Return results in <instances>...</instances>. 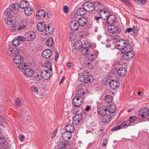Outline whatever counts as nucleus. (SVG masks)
Here are the masks:
<instances>
[{"instance_id": "obj_37", "label": "nucleus", "mask_w": 149, "mask_h": 149, "mask_svg": "<svg viewBox=\"0 0 149 149\" xmlns=\"http://www.w3.org/2000/svg\"><path fill=\"white\" fill-rule=\"evenodd\" d=\"M104 101L107 103H110L113 101V98L110 95H107L104 97Z\"/></svg>"}, {"instance_id": "obj_12", "label": "nucleus", "mask_w": 149, "mask_h": 149, "mask_svg": "<svg viewBox=\"0 0 149 149\" xmlns=\"http://www.w3.org/2000/svg\"><path fill=\"white\" fill-rule=\"evenodd\" d=\"M123 56V59L125 60H129L131 59L134 56V53L133 51H131L125 53Z\"/></svg>"}, {"instance_id": "obj_16", "label": "nucleus", "mask_w": 149, "mask_h": 149, "mask_svg": "<svg viewBox=\"0 0 149 149\" xmlns=\"http://www.w3.org/2000/svg\"><path fill=\"white\" fill-rule=\"evenodd\" d=\"M90 53L91 54L88 55V58L89 60L92 61L97 56L99 52L97 50L94 49L91 51Z\"/></svg>"}, {"instance_id": "obj_56", "label": "nucleus", "mask_w": 149, "mask_h": 149, "mask_svg": "<svg viewBox=\"0 0 149 149\" xmlns=\"http://www.w3.org/2000/svg\"><path fill=\"white\" fill-rule=\"evenodd\" d=\"M103 19H102L101 17L95 16L94 17V20H96L98 23L100 22V21L101 20L102 21Z\"/></svg>"}, {"instance_id": "obj_53", "label": "nucleus", "mask_w": 149, "mask_h": 149, "mask_svg": "<svg viewBox=\"0 0 149 149\" xmlns=\"http://www.w3.org/2000/svg\"><path fill=\"white\" fill-rule=\"evenodd\" d=\"M78 15L77 14V12L76 13H74L72 14L71 16V18L72 19H74V20H76L78 19Z\"/></svg>"}, {"instance_id": "obj_41", "label": "nucleus", "mask_w": 149, "mask_h": 149, "mask_svg": "<svg viewBox=\"0 0 149 149\" xmlns=\"http://www.w3.org/2000/svg\"><path fill=\"white\" fill-rule=\"evenodd\" d=\"M15 106L17 107H19L22 104V100L21 99L17 98L15 100Z\"/></svg>"}, {"instance_id": "obj_50", "label": "nucleus", "mask_w": 149, "mask_h": 149, "mask_svg": "<svg viewBox=\"0 0 149 149\" xmlns=\"http://www.w3.org/2000/svg\"><path fill=\"white\" fill-rule=\"evenodd\" d=\"M4 14L7 16L10 15L11 13V10L8 8H7L4 12Z\"/></svg>"}, {"instance_id": "obj_52", "label": "nucleus", "mask_w": 149, "mask_h": 149, "mask_svg": "<svg viewBox=\"0 0 149 149\" xmlns=\"http://www.w3.org/2000/svg\"><path fill=\"white\" fill-rule=\"evenodd\" d=\"M4 149H9L10 147V145L8 144V143L6 142L4 144H3L2 146Z\"/></svg>"}, {"instance_id": "obj_29", "label": "nucleus", "mask_w": 149, "mask_h": 149, "mask_svg": "<svg viewBox=\"0 0 149 149\" xmlns=\"http://www.w3.org/2000/svg\"><path fill=\"white\" fill-rule=\"evenodd\" d=\"M132 48L131 45L126 44L125 46L122 49V52L123 53H125L126 52L132 51Z\"/></svg>"}, {"instance_id": "obj_58", "label": "nucleus", "mask_w": 149, "mask_h": 149, "mask_svg": "<svg viewBox=\"0 0 149 149\" xmlns=\"http://www.w3.org/2000/svg\"><path fill=\"white\" fill-rule=\"evenodd\" d=\"M31 90L32 91L37 93V88L34 86H31Z\"/></svg>"}, {"instance_id": "obj_43", "label": "nucleus", "mask_w": 149, "mask_h": 149, "mask_svg": "<svg viewBox=\"0 0 149 149\" xmlns=\"http://www.w3.org/2000/svg\"><path fill=\"white\" fill-rule=\"evenodd\" d=\"M43 65L44 67H46L50 70L52 69L51 64L49 61H47L45 63L43 64Z\"/></svg>"}, {"instance_id": "obj_36", "label": "nucleus", "mask_w": 149, "mask_h": 149, "mask_svg": "<svg viewBox=\"0 0 149 149\" xmlns=\"http://www.w3.org/2000/svg\"><path fill=\"white\" fill-rule=\"evenodd\" d=\"M42 89H40V90L39 91V92H38V94L39 95V96L40 97H40V98H44L45 96L44 95V92H45V88L44 86L43 85V84L42 85V86H41Z\"/></svg>"}, {"instance_id": "obj_27", "label": "nucleus", "mask_w": 149, "mask_h": 149, "mask_svg": "<svg viewBox=\"0 0 149 149\" xmlns=\"http://www.w3.org/2000/svg\"><path fill=\"white\" fill-rule=\"evenodd\" d=\"M46 15L45 12L42 9L38 10V19H42L45 18Z\"/></svg>"}, {"instance_id": "obj_23", "label": "nucleus", "mask_w": 149, "mask_h": 149, "mask_svg": "<svg viewBox=\"0 0 149 149\" xmlns=\"http://www.w3.org/2000/svg\"><path fill=\"white\" fill-rule=\"evenodd\" d=\"M101 120L104 123H109L111 120V117L110 115L105 114L101 117Z\"/></svg>"}, {"instance_id": "obj_44", "label": "nucleus", "mask_w": 149, "mask_h": 149, "mask_svg": "<svg viewBox=\"0 0 149 149\" xmlns=\"http://www.w3.org/2000/svg\"><path fill=\"white\" fill-rule=\"evenodd\" d=\"M20 43V41L18 38H15L12 41V45L15 46H18L19 45Z\"/></svg>"}, {"instance_id": "obj_9", "label": "nucleus", "mask_w": 149, "mask_h": 149, "mask_svg": "<svg viewBox=\"0 0 149 149\" xmlns=\"http://www.w3.org/2000/svg\"><path fill=\"white\" fill-rule=\"evenodd\" d=\"M82 116L81 114L76 115L74 117L72 121L73 125H78L82 120Z\"/></svg>"}, {"instance_id": "obj_49", "label": "nucleus", "mask_w": 149, "mask_h": 149, "mask_svg": "<svg viewBox=\"0 0 149 149\" xmlns=\"http://www.w3.org/2000/svg\"><path fill=\"white\" fill-rule=\"evenodd\" d=\"M134 2L139 4L141 5H144L146 2V0H134Z\"/></svg>"}, {"instance_id": "obj_40", "label": "nucleus", "mask_w": 149, "mask_h": 149, "mask_svg": "<svg viewBox=\"0 0 149 149\" xmlns=\"http://www.w3.org/2000/svg\"><path fill=\"white\" fill-rule=\"evenodd\" d=\"M24 11L25 13L27 15H30L32 13V9L30 7H27L24 10Z\"/></svg>"}, {"instance_id": "obj_7", "label": "nucleus", "mask_w": 149, "mask_h": 149, "mask_svg": "<svg viewBox=\"0 0 149 149\" xmlns=\"http://www.w3.org/2000/svg\"><path fill=\"white\" fill-rule=\"evenodd\" d=\"M40 76L42 78L47 80L50 77V74L49 70H44L40 72Z\"/></svg>"}, {"instance_id": "obj_19", "label": "nucleus", "mask_w": 149, "mask_h": 149, "mask_svg": "<svg viewBox=\"0 0 149 149\" xmlns=\"http://www.w3.org/2000/svg\"><path fill=\"white\" fill-rule=\"evenodd\" d=\"M35 34L33 32L30 31L27 32L25 36L26 40L30 41L33 40L35 38Z\"/></svg>"}, {"instance_id": "obj_28", "label": "nucleus", "mask_w": 149, "mask_h": 149, "mask_svg": "<svg viewBox=\"0 0 149 149\" xmlns=\"http://www.w3.org/2000/svg\"><path fill=\"white\" fill-rule=\"evenodd\" d=\"M84 93V92L82 88H79L76 91V96L75 97H81L83 98Z\"/></svg>"}, {"instance_id": "obj_1", "label": "nucleus", "mask_w": 149, "mask_h": 149, "mask_svg": "<svg viewBox=\"0 0 149 149\" xmlns=\"http://www.w3.org/2000/svg\"><path fill=\"white\" fill-rule=\"evenodd\" d=\"M5 21L6 24L9 25V28L11 30H15L18 25V22L16 19L13 20L10 17L5 18Z\"/></svg>"}, {"instance_id": "obj_4", "label": "nucleus", "mask_w": 149, "mask_h": 149, "mask_svg": "<svg viewBox=\"0 0 149 149\" xmlns=\"http://www.w3.org/2000/svg\"><path fill=\"white\" fill-rule=\"evenodd\" d=\"M70 29L72 31L77 30L79 27L78 21L76 20H72L71 21L69 26Z\"/></svg>"}, {"instance_id": "obj_33", "label": "nucleus", "mask_w": 149, "mask_h": 149, "mask_svg": "<svg viewBox=\"0 0 149 149\" xmlns=\"http://www.w3.org/2000/svg\"><path fill=\"white\" fill-rule=\"evenodd\" d=\"M9 8L11 11H17L19 8L18 4L16 3L11 4L9 6Z\"/></svg>"}, {"instance_id": "obj_55", "label": "nucleus", "mask_w": 149, "mask_h": 149, "mask_svg": "<svg viewBox=\"0 0 149 149\" xmlns=\"http://www.w3.org/2000/svg\"><path fill=\"white\" fill-rule=\"evenodd\" d=\"M6 142L5 139L3 137L0 139V144L2 146L3 144H4Z\"/></svg>"}, {"instance_id": "obj_54", "label": "nucleus", "mask_w": 149, "mask_h": 149, "mask_svg": "<svg viewBox=\"0 0 149 149\" xmlns=\"http://www.w3.org/2000/svg\"><path fill=\"white\" fill-rule=\"evenodd\" d=\"M19 24L20 25H22L26 26L27 25V21L24 19H22L21 21L20 22Z\"/></svg>"}, {"instance_id": "obj_17", "label": "nucleus", "mask_w": 149, "mask_h": 149, "mask_svg": "<svg viewBox=\"0 0 149 149\" xmlns=\"http://www.w3.org/2000/svg\"><path fill=\"white\" fill-rule=\"evenodd\" d=\"M23 74L26 77H31L33 74V71L31 68H27L24 70L23 72Z\"/></svg>"}, {"instance_id": "obj_47", "label": "nucleus", "mask_w": 149, "mask_h": 149, "mask_svg": "<svg viewBox=\"0 0 149 149\" xmlns=\"http://www.w3.org/2000/svg\"><path fill=\"white\" fill-rule=\"evenodd\" d=\"M134 125V124H130L129 123L127 122V120L126 122L123 123L121 125V128L124 127H127L129 126H133Z\"/></svg>"}, {"instance_id": "obj_25", "label": "nucleus", "mask_w": 149, "mask_h": 149, "mask_svg": "<svg viewBox=\"0 0 149 149\" xmlns=\"http://www.w3.org/2000/svg\"><path fill=\"white\" fill-rule=\"evenodd\" d=\"M62 136L65 140H68L70 139L72 136V134L70 132L66 131L63 133Z\"/></svg>"}, {"instance_id": "obj_61", "label": "nucleus", "mask_w": 149, "mask_h": 149, "mask_svg": "<svg viewBox=\"0 0 149 149\" xmlns=\"http://www.w3.org/2000/svg\"><path fill=\"white\" fill-rule=\"evenodd\" d=\"M122 1L124 2L125 4H127V6H131V4L129 2V1H128V0H121Z\"/></svg>"}, {"instance_id": "obj_38", "label": "nucleus", "mask_w": 149, "mask_h": 149, "mask_svg": "<svg viewBox=\"0 0 149 149\" xmlns=\"http://www.w3.org/2000/svg\"><path fill=\"white\" fill-rule=\"evenodd\" d=\"M54 42L53 38H49L46 41V45L48 47H51L53 45Z\"/></svg>"}, {"instance_id": "obj_24", "label": "nucleus", "mask_w": 149, "mask_h": 149, "mask_svg": "<svg viewBox=\"0 0 149 149\" xmlns=\"http://www.w3.org/2000/svg\"><path fill=\"white\" fill-rule=\"evenodd\" d=\"M46 25L45 22H40L38 23V31L42 32L46 29Z\"/></svg>"}, {"instance_id": "obj_64", "label": "nucleus", "mask_w": 149, "mask_h": 149, "mask_svg": "<svg viewBox=\"0 0 149 149\" xmlns=\"http://www.w3.org/2000/svg\"><path fill=\"white\" fill-rule=\"evenodd\" d=\"M132 28H127L125 31V33H127L128 32L130 33V32L132 31Z\"/></svg>"}, {"instance_id": "obj_3", "label": "nucleus", "mask_w": 149, "mask_h": 149, "mask_svg": "<svg viewBox=\"0 0 149 149\" xmlns=\"http://www.w3.org/2000/svg\"><path fill=\"white\" fill-rule=\"evenodd\" d=\"M6 52L8 55L15 57L19 53V50L17 48H13L10 45L8 46Z\"/></svg>"}, {"instance_id": "obj_2", "label": "nucleus", "mask_w": 149, "mask_h": 149, "mask_svg": "<svg viewBox=\"0 0 149 149\" xmlns=\"http://www.w3.org/2000/svg\"><path fill=\"white\" fill-rule=\"evenodd\" d=\"M89 74L88 73L84 72L79 75L78 81L81 82L84 81L85 83H88L91 82Z\"/></svg>"}, {"instance_id": "obj_32", "label": "nucleus", "mask_w": 149, "mask_h": 149, "mask_svg": "<svg viewBox=\"0 0 149 149\" xmlns=\"http://www.w3.org/2000/svg\"><path fill=\"white\" fill-rule=\"evenodd\" d=\"M66 131L70 132L71 133L72 132H74V126L71 124H69L66 125L65 127Z\"/></svg>"}, {"instance_id": "obj_59", "label": "nucleus", "mask_w": 149, "mask_h": 149, "mask_svg": "<svg viewBox=\"0 0 149 149\" xmlns=\"http://www.w3.org/2000/svg\"><path fill=\"white\" fill-rule=\"evenodd\" d=\"M17 38L19 39V40L22 42L26 40V38H24L23 36H19L17 37Z\"/></svg>"}, {"instance_id": "obj_39", "label": "nucleus", "mask_w": 149, "mask_h": 149, "mask_svg": "<svg viewBox=\"0 0 149 149\" xmlns=\"http://www.w3.org/2000/svg\"><path fill=\"white\" fill-rule=\"evenodd\" d=\"M46 30L49 33L52 34L54 31V27L52 24H50L48 26L47 28H46Z\"/></svg>"}, {"instance_id": "obj_5", "label": "nucleus", "mask_w": 149, "mask_h": 149, "mask_svg": "<svg viewBox=\"0 0 149 149\" xmlns=\"http://www.w3.org/2000/svg\"><path fill=\"white\" fill-rule=\"evenodd\" d=\"M83 6L87 11L89 12L93 11L95 8L94 4L90 2L85 3L83 4Z\"/></svg>"}, {"instance_id": "obj_46", "label": "nucleus", "mask_w": 149, "mask_h": 149, "mask_svg": "<svg viewBox=\"0 0 149 149\" xmlns=\"http://www.w3.org/2000/svg\"><path fill=\"white\" fill-rule=\"evenodd\" d=\"M137 119V117L135 116L131 117L130 118L129 120H127V122L129 123L130 124H133V123Z\"/></svg>"}, {"instance_id": "obj_26", "label": "nucleus", "mask_w": 149, "mask_h": 149, "mask_svg": "<svg viewBox=\"0 0 149 149\" xmlns=\"http://www.w3.org/2000/svg\"><path fill=\"white\" fill-rule=\"evenodd\" d=\"M87 11L83 7L80 8H79L77 11V14L79 16H83L86 15Z\"/></svg>"}, {"instance_id": "obj_57", "label": "nucleus", "mask_w": 149, "mask_h": 149, "mask_svg": "<svg viewBox=\"0 0 149 149\" xmlns=\"http://www.w3.org/2000/svg\"><path fill=\"white\" fill-rule=\"evenodd\" d=\"M121 128V126H116L112 128L111 130L112 131H113V130H118L119 129H120Z\"/></svg>"}, {"instance_id": "obj_22", "label": "nucleus", "mask_w": 149, "mask_h": 149, "mask_svg": "<svg viewBox=\"0 0 149 149\" xmlns=\"http://www.w3.org/2000/svg\"><path fill=\"white\" fill-rule=\"evenodd\" d=\"M52 54L51 50L49 49H46L42 52V55L44 58H48L51 57Z\"/></svg>"}, {"instance_id": "obj_10", "label": "nucleus", "mask_w": 149, "mask_h": 149, "mask_svg": "<svg viewBox=\"0 0 149 149\" xmlns=\"http://www.w3.org/2000/svg\"><path fill=\"white\" fill-rule=\"evenodd\" d=\"M83 102V98H82L75 97L73 100L72 104L74 106L78 107L82 105Z\"/></svg>"}, {"instance_id": "obj_30", "label": "nucleus", "mask_w": 149, "mask_h": 149, "mask_svg": "<svg viewBox=\"0 0 149 149\" xmlns=\"http://www.w3.org/2000/svg\"><path fill=\"white\" fill-rule=\"evenodd\" d=\"M97 6L96 8V11L97 12H100L101 13L103 11L104 9V6L102 4H100L99 2L96 3Z\"/></svg>"}, {"instance_id": "obj_18", "label": "nucleus", "mask_w": 149, "mask_h": 149, "mask_svg": "<svg viewBox=\"0 0 149 149\" xmlns=\"http://www.w3.org/2000/svg\"><path fill=\"white\" fill-rule=\"evenodd\" d=\"M118 27L113 25H109L107 26V30L110 33H116L118 31Z\"/></svg>"}, {"instance_id": "obj_63", "label": "nucleus", "mask_w": 149, "mask_h": 149, "mask_svg": "<svg viewBox=\"0 0 149 149\" xmlns=\"http://www.w3.org/2000/svg\"><path fill=\"white\" fill-rule=\"evenodd\" d=\"M119 38V36L116 34L113 35L112 38L114 40H116Z\"/></svg>"}, {"instance_id": "obj_51", "label": "nucleus", "mask_w": 149, "mask_h": 149, "mask_svg": "<svg viewBox=\"0 0 149 149\" xmlns=\"http://www.w3.org/2000/svg\"><path fill=\"white\" fill-rule=\"evenodd\" d=\"M109 108L110 109V110L109 111L110 113H113L116 111V106L115 105H113L112 106H111V107Z\"/></svg>"}, {"instance_id": "obj_34", "label": "nucleus", "mask_w": 149, "mask_h": 149, "mask_svg": "<svg viewBox=\"0 0 149 149\" xmlns=\"http://www.w3.org/2000/svg\"><path fill=\"white\" fill-rule=\"evenodd\" d=\"M29 5L28 2L27 1H22L19 4L20 8L22 9H25Z\"/></svg>"}, {"instance_id": "obj_15", "label": "nucleus", "mask_w": 149, "mask_h": 149, "mask_svg": "<svg viewBox=\"0 0 149 149\" xmlns=\"http://www.w3.org/2000/svg\"><path fill=\"white\" fill-rule=\"evenodd\" d=\"M109 83L110 88L113 90L116 89L120 85L119 82L117 80H112Z\"/></svg>"}, {"instance_id": "obj_8", "label": "nucleus", "mask_w": 149, "mask_h": 149, "mask_svg": "<svg viewBox=\"0 0 149 149\" xmlns=\"http://www.w3.org/2000/svg\"><path fill=\"white\" fill-rule=\"evenodd\" d=\"M139 113V115L143 118H145L149 116V109L147 108H141Z\"/></svg>"}, {"instance_id": "obj_42", "label": "nucleus", "mask_w": 149, "mask_h": 149, "mask_svg": "<svg viewBox=\"0 0 149 149\" xmlns=\"http://www.w3.org/2000/svg\"><path fill=\"white\" fill-rule=\"evenodd\" d=\"M82 54L84 55H88V54H89L91 53V51H90L88 49L82 47Z\"/></svg>"}, {"instance_id": "obj_48", "label": "nucleus", "mask_w": 149, "mask_h": 149, "mask_svg": "<svg viewBox=\"0 0 149 149\" xmlns=\"http://www.w3.org/2000/svg\"><path fill=\"white\" fill-rule=\"evenodd\" d=\"M104 108H105L104 106H103L99 107L98 109V112L100 114H103L104 113Z\"/></svg>"}, {"instance_id": "obj_62", "label": "nucleus", "mask_w": 149, "mask_h": 149, "mask_svg": "<svg viewBox=\"0 0 149 149\" xmlns=\"http://www.w3.org/2000/svg\"><path fill=\"white\" fill-rule=\"evenodd\" d=\"M25 26H26L23 25V24H22V25H20V24H19V25L17 28V30H21L24 28Z\"/></svg>"}, {"instance_id": "obj_11", "label": "nucleus", "mask_w": 149, "mask_h": 149, "mask_svg": "<svg viewBox=\"0 0 149 149\" xmlns=\"http://www.w3.org/2000/svg\"><path fill=\"white\" fill-rule=\"evenodd\" d=\"M24 61L23 56L20 55H16L13 58V62L16 64L23 62Z\"/></svg>"}, {"instance_id": "obj_13", "label": "nucleus", "mask_w": 149, "mask_h": 149, "mask_svg": "<svg viewBox=\"0 0 149 149\" xmlns=\"http://www.w3.org/2000/svg\"><path fill=\"white\" fill-rule=\"evenodd\" d=\"M88 20V18L86 17H82L79 18L78 22L79 23V26L84 27L86 25Z\"/></svg>"}, {"instance_id": "obj_45", "label": "nucleus", "mask_w": 149, "mask_h": 149, "mask_svg": "<svg viewBox=\"0 0 149 149\" xmlns=\"http://www.w3.org/2000/svg\"><path fill=\"white\" fill-rule=\"evenodd\" d=\"M18 68L20 70H22L24 69V68L27 67L28 64L26 63H21L18 64Z\"/></svg>"}, {"instance_id": "obj_14", "label": "nucleus", "mask_w": 149, "mask_h": 149, "mask_svg": "<svg viewBox=\"0 0 149 149\" xmlns=\"http://www.w3.org/2000/svg\"><path fill=\"white\" fill-rule=\"evenodd\" d=\"M117 73L121 77H124L127 74V71L125 68L121 67L117 70Z\"/></svg>"}, {"instance_id": "obj_21", "label": "nucleus", "mask_w": 149, "mask_h": 149, "mask_svg": "<svg viewBox=\"0 0 149 149\" xmlns=\"http://www.w3.org/2000/svg\"><path fill=\"white\" fill-rule=\"evenodd\" d=\"M116 44L117 48L120 50L122 49L127 44L125 40H120L116 42Z\"/></svg>"}, {"instance_id": "obj_31", "label": "nucleus", "mask_w": 149, "mask_h": 149, "mask_svg": "<svg viewBox=\"0 0 149 149\" xmlns=\"http://www.w3.org/2000/svg\"><path fill=\"white\" fill-rule=\"evenodd\" d=\"M74 46L75 49H78L83 47V43L81 40H78L74 42Z\"/></svg>"}, {"instance_id": "obj_60", "label": "nucleus", "mask_w": 149, "mask_h": 149, "mask_svg": "<svg viewBox=\"0 0 149 149\" xmlns=\"http://www.w3.org/2000/svg\"><path fill=\"white\" fill-rule=\"evenodd\" d=\"M63 10L64 13H67L68 12L69 8L68 7L66 6L63 7Z\"/></svg>"}, {"instance_id": "obj_6", "label": "nucleus", "mask_w": 149, "mask_h": 149, "mask_svg": "<svg viewBox=\"0 0 149 149\" xmlns=\"http://www.w3.org/2000/svg\"><path fill=\"white\" fill-rule=\"evenodd\" d=\"M104 19L106 20L107 23L109 24H112L116 21L115 16L113 15H110L108 16H106Z\"/></svg>"}, {"instance_id": "obj_35", "label": "nucleus", "mask_w": 149, "mask_h": 149, "mask_svg": "<svg viewBox=\"0 0 149 149\" xmlns=\"http://www.w3.org/2000/svg\"><path fill=\"white\" fill-rule=\"evenodd\" d=\"M67 142H63L62 141L59 142L58 144V149H67L66 148Z\"/></svg>"}, {"instance_id": "obj_20", "label": "nucleus", "mask_w": 149, "mask_h": 149, "mask_svg": "<svg viewBox=\"0 0 149 149\" xmlns=\"http://www.w3.org/2000/svg\"><path fill=\"white\" fill-rule=\"evenodd\" d=\"M86 49H88L91 51L94 49L96 47V45L95 44L91 43L90 42H86L84 43V45L83 46Z\"/></svg>"}]
</instances>
